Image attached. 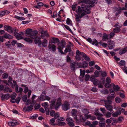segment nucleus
<instances>
[{"label":"nucleus","instance_id":"f257e3e1","mask_svg":"<svg viewBox=\"0 0 127 127\" xmlns=\"http://www.w3.org/2000/svg\"><path fill=\"white\" fill-rule=\"evenodd\" d=\"M90 5L88 3H86V2L82 3L81 5V8L79 6H78V11H76V12L78 14H80L82 11L85 12L86 14H89L91 13L90 10L88 9V8L91 7L90 6Z\"/></svg>","mask_w":127,"mask_h":127},{"label":"nucleus","instance_id":"f03ea898","mask_svg":"<svg viewBox=\"0 0 127 127\" xmlns=\"http://www.w3.org/2000/svg\"><path fill=\"white\" fill-rule=\"evenodd\" d=\"M25 33L26 36L30 37L32 39H34L37 35L38 32L36 30L32 31V29L28 28L26 30Z\"/></svg>","mask_w":127,"mask_h":127},{"label":"nucleus","instance_id":"7ed1b4c3","mask_svg":"<svg viewBox=\"0 0 127 127\" xmlns=\"http://www.w3.org/2000/svg\"><path fill=\"white\" fill-rule=\"evenodd\" d=\"M66 45V43L64 40H62L58 44V49L59 51L62 54H64V52L62 51L63 48Z\"/></svg>","mask_w":127,"mask_h":127},{"label":"nucleus","instance_id":"20e7f679","mask_svg":"<svg viewBox=\"0 0 127 127\" xmlns=\"http://www.w3.org/2000/svg\"><path fill=\"white\" fill-rule=\"evenodd\" d=\"M40 31L41 35L40 37L42 39L44 38V37L46 36L47 37H49V35L46 30L44 31L42 28H40Z\"/></svg>","mask_w":127,"mask_h":127},{"label":"nucleus","instance_id":"39448f33","mask_svg":"<svg viewBox=\"0 0 127 127\" xmlns=\"http://www.w3.org/2000/svg\"><path fill=\"white\" fill-rule=\"evenodd\" d=\"M105 106L106 109L111 112H113V107L111 104V103H109V102H105Z\"/></svg>","mask_w":127,"mask_h":127},{"label":"nucleus","instance_id":"423d86ee","mask_svg":"<svg viewBox=\"0 0 127 127\" xmlns=\"http://www.w3.org/2000/svg\"><path fill=\"white\" fill-rule=\"evenodd\" d=\"M66 120L68 122L67 124L71 127H73L75 125L74 123V121L72 118L70 117L67 118Z\"/></svg>","mask_w":127,"mask_h":127},{"label":"nucleus","instance_id":"0eeeda50","mask_svg":"<svg viewBox=\"0 0 127 127\" xmlns=\"http://www.w3.org/2000/svg\"><path fill=\"white\" fill-rule=\"evenodd\" d=\"M69 104L67 102L65 101L62 105V108L63 110L66 111L69 109Z\"/></svg>","mask_w":127,"mask_h":127},{"label":"nucleus","instance_id":"6e6552de","mask_svg":"<svg viewBox=\"0 0 127 127\" xmlns=\"http://www.w3.org/2000/svg\"><path fill=\"white\" fill-rule=\"evenodd\" d=\"M108 47L110 49H112L115 46V43L111 39H109L108 40Z\"/></svg>","mask_w":127,"mask_h":127},{"label":"nucleus","instance_id":"1a4fd4ad","mask_svg":"<svg viewBox=\"0 0 127 127\" xmlns=\"http://www.w3.org/2000/svg\"><path fill=\"white\" fill-rule=\"evenodd\" d=\"M48 48L50 51H52L53 52H55L56 51V46L53 44H51V43L49 42V45L48 47Z\"/></svg>","mask_w":127,"mask_h":127},{"label":"nucleus","instance_id":"9d476101","mask_svg":"<svg viewBox=\"0 0 127 127\" xmlns=\"http://www.w3.org/2000/svg\"><path fill=\"white\" fill-rule=\"evenodd\" d=\"M4 29L5 31H7L9 33L13 32L12 28L8 25H5L4 26Z\"/></svg>","mask_w":127,"mask_h":127},{"label":"nucleus","instance_id":"9b49d317","mask_svg":"<svg viewBox=\"0 0 127 127\" xmlns=\"http://www.w3.org/2000/svg\"><path fill=\"white\" fill-rule=\"evenodd\" d=\"M13 84H12V88H14L15 87V91L17 93H19V91L18 90L19 87L18 85L17 84V83L16 81L14 80L13 81Z\"/></svg>","mask_w":127,"mask_h":127},{"label":"nucleus","instance_id":"f8f14e48","mask_svg":"<svg viewBox=\"0 0 127 127\" xmlns=\"http://www.w3.org/2000/svg\"><path fill=\"white\" fill-rule=\"evenodd\" d=\"M33 106L31 105L29 106L26 107H25L23 108V110L24 111H30L32 110L33 108Z\"/></svg>","mask_w":127,"mask_h":127},{"label":"nucleus","instance_id":"ddd939ff","mask_svg":"<svg viewBox=\"0 0 127 127\" xmlns=\"http://www.w3.org/2000/svg\"><path fill=\"white\" fill-rule=\"evenodd\" d=\"M88 3L90 5L91 7H93L95 4L94 3H97V0H92V1L90 0H87Z\"/></svg>","mask_w":127,"mask_h":127},{"label":"nucleus","instance_id":"4468645a","mask_svg":"<svg viewBox=\"0 0 127 127\" xmlns=\"http://www.w3.org/2000/svg\"><path fill=\"white\" fill-rule=\"evenodd\" d=\"M61 101V98L60 97H59L55 106V109L56 110H57L58 108L61 105L62 103Z\"/></svg>","mask_w":127,"mask_h":127},{"label":"nucleus","instance_id":"2eb2a0df","mask_svg":"<svg viewBox=\"0 0 127 127\" xmlns=\"http://www.w3.org/2000/svg\"><path fill=\"white\" fill-rule=\"evenodd\" d=\"M79 63V67L82 68H85L87 67L88 65L86 61L82 62V64L80 63Z\"/></svg>","mask_w":127,"mask_h":127},{"label":"nucleus","instance_id":"dca6fc26","mask_svg":"<svg viewBox=\"0 0 127 127\" xmlns=\"http://www.w3.org/2000/svg\"><path fill=\"white\" fill-rule=\"evenodd\" d=\"M50 99V97L45 95H42V94H41L40 96V101H42L45 100L49 101Z\"/></svg>","mask_w":127,"mask_h":127},{"label":"nucleus","instance_id":"f3484780","mask_svg":"<svg viewBox=\"0 0 127 127\" xmlns=\"http://www.w3.org/2000/svg\"><path fill=\"white\" fill-rule=\"evenodd\" d=\"M71 46L69 45H68L66 46L65 49L64 50V54H66L68 52L71 51Z\"/></svg>","mask_w":127,"mask_h":127},{"label":"nucleus","instance_id":"a211bd4d","mask_svg":"<svg viewBox=\"0 0 127 127\" xmlns=\"http://www.w3.org/2000/svg\"><path fill=\"white\" fill-rule=\"evenodd\" d=\"M76 65L79 66V63L77 62H75L74 63H72L70 65L71 68L72 70H75V66Z\"/></svg>","mask_w":127,"mask_h":127},{"label":"nucleus","instance_id":"6ab92c4d","mask_svg":"<svg viewBox=\"0 0 127 127\" xmlns=\"http://www.w3.org/2000/svg\"><path fill=\"white\" fill-rule=\"evenodd\" d=\"M18 123L16 121L13 120L12 121L9 122L8 125L10 126L14 127L16 125H17Z\"/></svg>","mask_w":127,"mask_h":127},{"label":"nucleus","instance_id":"aec40b11","mask_svg":"<svg viewBox=\"0 0 127 127\" xmlns=\"http://www.w3.org/2000/svg\"><path fill=\"white\" fill-rule=\"evenodd\" d=\"M115 97V96L113 95L108 96L107 98V100L105 101V102H109V103H111L112 101L111 100L113 99Z\"/></svg>","mask_w":127,"mask_h":127},{"label":"nucleus","instance_id":"412c9836","mask_svg":"<svg viewBox=\"0 0 127 127\" xmlns=\"http://www.w3.org/2000/svg\"><path fill=\"white\" fill-rule=\"evenodd\" d=\"M77 113V111L75 109H72L71 112V116H72L75 117L74 118V119H75L76 120H77V119H76L77 117V116L76 115Z\"/></svg>","mask_w":127,"mask_h":127},{"label":"nucleus","instance_id":"4be33fe9","mask_svg":"<svg viewBox=\"0 0 127 127\" xmlns=\"http://www.w3.org/2000/svg\"><path fill=\"white\" fill-rule=\"evenodd\" d=\"M112 85L113 87V89L115 91L117 92L120 90V87L118 85H116L115 86L114 84H112Z\"/></svg>","mask_w":127,"mask_h":127},{"label":"nucleus","instance_id":"5701e85b","mask_svg":"<svg viewBox=\"0 0 127 127\" xmlns=\"http://www.w3.org/2000/svg\"><path fill=\"white\" fill-rule=\"evenodd\" d=\"M47 40L46 39H44L42 41L40 40V45L41 44L42 46L44 47L47 46Z\"/></svg>","mask_w":127,"mask_h":127},{"label":"nucleus","instance_id":"b1692460","mask_svg":"<svg viewBox=\"0 0 127 127\" xmlns=\"http://www.w3.org/2000/svg\"><path fill=\"white\" fill-rule=\"evenodd\" d=\"M87 40L93 45H94L96 42H97V41L96 39H95L94 41H93L91 38L90 37L87 39Z\"/></svg>","mask_w":127,"mask_h":127},{"label":"nucleus","instance_id":"393cba45","mask_svg":"<svg viewBox=\"0 0 127 127\" xmlns=\"http://www.w3.org/2000/svg\"><path fill=\"white\" fill-rule=\"evenodd\" d=\"M34 42L36 44H38V45L39 46L40 45V37L37 36L35 38Z\"/></svg>","mask_w":127,"mask_h":127},{"label":"nucleus","instance_id":"a878e982","mask_svg":"<svg viewBox=\"0 0 127 127\" xmlns=\"http://www.w3.org/2000/svg\"><path fill=\"white\" fill-rule=\"evenodd\" d=\"M121 113V111H118H118L115 112L114 113L112 114V116L115 117H117L119 115H120Z\"/></svg>","mask_w":127,"mask_h":127},{"label":"nucleus","instance_id":"bb28decb","mask_svg":"<svg viewBox=\"0 0 127 127\" xmlns=\"http://www.w3.org/2000/svg\"><path fill=\"white\" fill-rule=\"evenodd\" d=\"M108 34H107L105 33H104L102 37V39L104 41H106V39L109 40L108 38Z\"/></svg>","mask_w":127,"mask_h":127},{"label":"nucleus","instance_id":"cd10ccee","mask_svg":"<svg viewBox=\"0 0 127 127\" xmlns=\"http://www.w3.org/2000/svg\"><path fill=\"white\" fill-rule=\"evenodd\" d=\"M55 101L54 100H53L51 101L50 108L51 109H53L54 107H55L54 108H55Z\"/></svg>","mask_w":127,"mask_h":127},{"label":"nucleus","instance_id":"c85d7f7f","mask_svg":"<svg viewBox=\"0 0 127 127\" xmlns=\"http://www.w3.org/2000/svg\"><path fill=\"white\" fill-rule=\"evenodd\" d=\"M3 37L4 38L6 39H12L13 38V36L9 34L5 33L3 35Z\"/></svg>","mask_w":127,"mask_h":127},{"label":"nucleus","instance_id":"c756f323","mask_svg":"<svg viewBox=\"0 0 127 127\" xmlns=\"http://www.w3.org/2000/svg\"><path fill=\"white\" fill-rule=\"evenodd\" d=\"M52 39L53 41H51V42L54 44H55L56 43H57L59 42V40L58 38L52 37Z\"/></svg>","mask_w":127,"mask_h":127},{"label":"nucleus","instance_id":"7c9ffc66","mask_svg":"<svg viewBox=\"0 0 127 127\" xmlns=\"http://www.w3.org/2000/svg\"><path fill=\"white\" fill-rule=\"evenodd\" d=\"M121 30L119 27H116L113 29V31L115 33H118L121 31Z\"/></svg>","mask_w":127,"mask_h":127},{"label":"nucleus","instance_id":"2f4dec72","mask_svg":"<svg viewBox=\"0 0 127 127\" xmlns=\"http://www.w3.org/2000/svg\"><path fill=\"white\" fill-rule=\"evenodd\" d=\"M94 85L95 86H97L98 85V84L100 83L101 82L98 81L97 79H95L93 82Z\"/></svg>","mask_w":127,"mask_h":127},{"label":"nucleus","instance_id":"473e14b6","mask_svg":"<svg viewBox=\"0 0 127 127\" xmlns=\"http://www.w3.org/2000/svg\"><path fill=\"white\" fill-rule=\"evenodd\" d=\"M75 58L76 60L77 61H79L81 60L83 61L84 60V59L83 58L81 59V57L80 56H79L76 55L75 56Z\"/></svg>","mask_w":127,"mask_h":127},{"label":"nucleus","instance_id":"72a5a7b5","mask_svg":"<svg viewBox=\"0 0 127 127\" xmlns=\"http://www.w3.org/2000/svg\"><path fill=\"white\" fill-rule=\"evenodd\" d=\"M24 40L29 43L32 42V40L29 38H25L24 39Z\"/></svg>","mask_w":127,"mask_h":127},{"label":"nucleus","instance_id":"f704fd0d","mask_svg":"<svg viewBox=\"0 0 127 127\" xmlns=\"http://www.w3.org/2000/svg\"><path fill=\"white\" fill-rule=\"evenodd\" d=\"M14 35L16 38L18 40L21 39L22 38V36L19 34L18 33L15 34Z\"/></svg>","mask_w":127,"mask_h":127},{"label":"nucleus","instance_id":"c9c22d12","mask_svg":"<svg viewBox=\"0 0 127 127\" xmlns=\"http://www.w3.org/2000/svg\"><path fill=\"white\" fill-rule=\"evenodd\" d=\"M80 75L82 76V77L83 78L84 77L85 74V70H82L81 69H80Z\"/></svg>","mask_w":127,"mask_h":127},{"label":"nucleus","instance_id":"e433bc0d","mask_svg":"<svg viewBox=\"0 0 127 127\" xmlns=\"http://www.w3.org/2000/svg\"><path fill=\"white\" fill-rule=\"evenodd\" d=\"M4 91L5 92H12V90L7 87H6L5 88Z\"/></svg>","mask_w":127,"mask_h":127},{"label":"nucleus","instance_id":"4c0bfd02","mask_svg":"<svg viewBox=\"0 0 127 127\" xmlns=\"http://www.w3.org/2000/svg\"><path fill=\"white\" fill-rule=\"evenodd\" d=\"M55 121V120L54 118H52L50 120L49 124L51 125H55V124H54Z\"/></svg>","mask_w":127,"mask_h":127},{"label":"nucleus","instance_id":"58836bf2","mask_svg":"<svg viewBox=\"0 0 127 127\" xmlns=\"http://www.w3.org/2000/svg\"><path fill=\"white\" fill-rule=\"evenodd\" d=\"M90 78V76L88 74L86 75L85 77V80L86 81H88L89 80Z\"/></svg>","mask_w":127,"mask_h":127},{"label":"nucleus","instance_id":"ea45409f","mask_svg":"<svg viewBox=\"0 0 127 127\" xmlns=\"http://www.w3.org/2000/svg\"><path fill=\"white\" fill-rule=\"evenodd\" d=\"M87 117L88 118H90L92 120H94L96 119L95 116H92L90 115H88Z\"/></svg>","mask_w":127,"mask_h":127},{"label":"nucleus","instance_id":"a19ab883","mask_svg":"<svg viewBox=\"0 0 127 127\" xmlns=\"http://www.w3.org/2000/svg\"><path fill=\"white\" fill-rule=\"evenodd\" d=\"M99 126L100 127H104L106 125L105 123H102L101 122H99Z\"/></svg>","mask_w":127,"mask_h":127},{"label":"nucleus","instance_id":"79ce46f5","mask_svg":"<svg viewBox=\"0 0 127 127\" xmlns=\"http://www.w3.org/2000/svg\"><path fill=\"white\" fill-rule=\"evenodd\" d=\"M27 99V95H24L22 97V100L24 102H26Z\"/></svg>","mask_w":127,"mask_h":127},{"label":"nucleus","instance_id":"37998d69","mask_svg":"<svg viewBox=\"0 0 127 127\" xmlns=\"http://www.w3.org/2000/svg\"><path fill=\"white\" fill-rule=\"evenodd\" d=\"M127 50H124L123 49L122 50H120L119 52V54L120 55H122L125 53L127 51Z\"/></svg>","mask_w":127,"mask_h":127},{"label":"nucleus","instance_id":"c03bdc74","mask_svg":"<svg viewBox=\"0 0 127 127\" xmlns=\"http://www.w3.org/2000/svg\"><path fill=\"white\" fill-rule=\"evenodd\" d=\"M119 63L120 65L121 66L125 65L126 64V62L125 61L123 60H121Z\"/></svg>","mask_w":127,"mask_h":127},{"label":"nucleus","instance_id":"a18cd8bd","mask_svg":"<svg viewBox=\"0 0 127 127\" xmlns=\"http://www.w3.org/2000/svg\"><path fill=\"white\" fill-rule=\"evenodd\" d=\"M66 22L67 24L71 25L72 26V24H71L72 21L69 18H67V19Z\"/></svg>","mask_w":127,"mask_h":127},{"label":"nucleus","instance_id":"49530a36","mask_svg":"<svg viewBox=\"0 0 127 127\" xmlns=\"http://www.w3.org/2000/svg\"><path fill=\"white\" fill-rule=\"evenodd\" d=\"M115 100L117 103H120L121 102V99L119 97H117L115 99Z\"/></svg>","mask_w":127,"mask_h":127},{"label":"nucleus","instance_id":"de8ad7c7","mask_svg":"<svg viewBox=\"0 0 127 127\" xmlns=\"http://www.w3.org/2000/svg\"><path fill=\"white\" fill-rule=\"evenodd\" d=\"M45 109L46 112V115H49L50 114L49 113L50 112V111L49 109L47 107H46V108H45Z\"/></svg>","mask_w":127,"mask_h":127},{"label":"nucleus","instance_id":"09e8293b","mask_svg":"<svg viewBox=\"0 0 127 127\" xmlns=\"http://www.w3.org/2000/svg\"><path fill=\"white\" fill-rule=\"evenodd\" d=\"M115 35V33L114 31L111 32L110 34V38L111 39Z\"/></svg>","mask_w":127,"mask_h":127},{"label":"nucleus","instance_id":"8fccbe9b","mask_svg":"<svg viewBox=\"0 0 127 127\" xmlns=\"http://www.w3.org/2000/svg\"><path fill=\"white\" fill-rule=\"evenodd\" d=\"M41 105L43 106L44 107V108H46L49 106L47 102H44L41 104Z\"/></svg>","mask_w":127,"mask_h":127},{"label":"nucleus","instance_id":"3c124183","mask_svg":"<svg viewBox=\"0 0 127 127\" xmlns=\"http://www.w3.org/2000/svg\"><path fill=\"white\" fill-rule=\"evenodd\" d=\"M55 111L53 110H51L50 111V115L52 117H53L55 114Z\"/></svg>","mask_w":127,"mask_h":127},{"label":"nucleus","instance_id":"603ef678","mask_svg":"<svg viewBox=\"0 0 127 127\" xmlns=\"http://www.w3.org/2000/svg\"><path fill=\"white\" fill-rule=\"evenodd\" d=\"M8 74L7 73H5L2 75V77L3 79L7 78L8 77Z\"/></svg>","mask_w":127,"mask_h":127},{"label":"nucleus","instance_id":"864d4df0","mask_svg":"<svg viewBox=\"0 0 127 127\" xmlns=\"http://www.w3.org/2000/svg\"><path fill=\"white\" fill-rule=\"evenodd\" d=\"M115 10L116 11H117V12H118L120 13H121V8L119 6L118 8H115Z\"/></svg>","mask_w":127,"mask_h":127},{"label":"nucleus","instance_id":"5fc2aeb1","mask_svg":"<svg viewBox=\"0 0 127 127\" xmlns=\"http://www.w3.org/2000/svg\"><path fill=\"white\" fill-rule=\"evenodd\" d=\"M75 16L76 17L75 18L76 21L78 22H80L81 21V20L79 17V16L78 15H76Z\"/></svg>","mask_w":127,"mask_h":127},{"label":"nucleus","instance_id":"6e6d98bb","mask_svg":"<svg viewBox=\"0 0 127 127\" xmlns=\"http://www.w3.org/2000/svg\"><path fill=\"white\" fill-rule=\"evenodd\" d=\"M65 124V123L64 122H61L58 123V125L60 126H63Z\"/></svg>","mask_w":127,"mask_h":127},{"label":"nucleus","instance_id":"4d7b16f0","mask_svg":"<svg viewBox=\"0 0 127 127\" xmlns=\"http://www.w3.org/2000/svg\"><path fill=\"white\" fill-rule=\"evenodd\" d=\"M106 81L107 83H110L111 82L110 78L108 77H107L106 78Z\"/></svg>","mask_w":127,"mask_h":127},{"label":"nucleus","instance_id":"13d9d810","mask_svg":"<svg viewBox=\"0 0 127 127\" xmlns=\"http://www.w3.org/2000/svg\"><path fill=\"white\" fill-rule=\"evenodd\" d=\"M13 32H14V34H16V33H18V30L16 28H14L13 29Z\"/></svg>","mask_w":127,"mask_h":127},{"label":"nucleus","instance_id":"bf43d9fd","mask_svg":"<svg viewBox=\"0 0 127 127\" xmlns=\"http://www.w3.org/2000/svg\"><path fill=\"white\" fill-rule=\"evenodd\" d=\"M82 111L86 114H87L89 113L88 110L86 109H83L82 110Z\"/></svg>","mask_w":127,"mask_h":127},{"label":"nucleus","instance_id":"052dcab7","mask_svg":"<svg viewBox=\"0 0 127 127\" xmlns=\"http://www.w3.org/2000/svg\"><path fill=\"white\" fill-rule=\"evenodd\" d=\"M94 74L95 76L96 77H98L99 76V74L98 72L97 71H96L94 73Z\"/></svg>","mask_w":127,"mask_h":127},{"label":"nucleus","instance_id":"680f3d73","mask_svg":"<svg viewBox=\"0 0 127 127\" xmlns=\"http://www.w3.org/2000/svg\"><path fill=\"white\" fill-rule=\"evenodd\" d=\"M10 95L9 94H7L4 95V97L5 98V99H8L10 97Z\"/></svg>","mask_w":127,"mask_h":127},{"label":"nucleus","instance_id":"e2e57ef3","mask_svg":"<svg viewBox=\"0 0 127 127\" xmlns=\"http://www.w3.org/2000/svg\"><path fill=\"white\" fill-rule=\"evenodd\" d=\"M77 4H74L72 5L71 7V8L73 11H74L75 10L76 7L77 6Z\"/></svg>","mask_w":127,"mask_h":127},{"label":"nucleus","instance_id":"0e129e2a","mask_svg":"<svg viewBox=\"0 0 127 127\" xmlns=\"http://www.w3.org/2000/svg\"><path fill=\"white\" fill-rule=\"evenodd\" d=\"M57 16V12L55 11L53 13V15H51V16L53 18H55Z\"/></svg>","mask_w":127,"mask_h":127},{"label":"nucleus","instance_id":"69168bd1","mask_svg":"<svg viewBox=\"0 0 127 127\" xmlns=\"http://www.w3.org/2000/svg\"><path fill=\"white\" fill-rule=\"evenodd\" d=\"M16 96V94L15 93H14L11 95L10 96V98L11 99H14L15 98Z\"/></svg>","mask_w":127,"mask_h":127},{"label":"nucleus","instance_id":"338daca9","mask_svg":"<svg viewBox=\"0 0 127 127\" xmlns=\"http://www.w3.org/2000/svg\"><path fill=\"white\" fill-rule=\"evenodd\" d=\"M110 83H107L105 84V87L107 88H109L111 87V84H109Z\"/></svg>","mask_w":127,"mask_h":127},{"label":"nucleus","instance_id":"774afa93","mask_svg":"<svg viewBox=\"0 0 127 127\" xmlns=\"http://www.w3.org/2000/svg\"><path fill=\"white\" fill-rule=\"evenodd\" d=\"M35 109H38L40 108V104H36L34 106Z\"/></svg>","mask_w":127,"mask_h":127}]
</instances>
